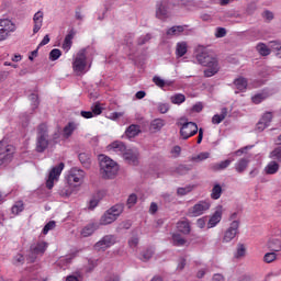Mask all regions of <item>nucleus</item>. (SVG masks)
<instances>
[{"label":"nucleus","mask_w":281,"mask_h":281,"mask_svg":"<svg viewBox=\"0 0 281 281\" xmlns=\"http://www.w3.org/2000/svg\"><path fill=\"white\" fill-rule=\"evenodd\" d=\"M49 146V134L47 131V125L42 123L37 126V137H36V153H45Z\"/></svg>","instance_id":"obj_4"},{"label":"nucleus","mask_w":281,"mask_h":281,"mask_svg":"<svg viewBox=\"0 0 281 281\" xmlns=\"http://www.w3.org/2000/svg\"><path fill=\"white\" fill-rule=\"evenodd\" d=\"M108 117L109 120H120V117H124V112H112Z\"/></svg>","instance_id":"obj_59"},{"label":"nucleus","mask_w":281,"mask_h":281,"mask_svg":"<svg viewBox=\"0 0 281 281\" xmlns=\"http://www.w3.org/2000/svg\"><path fill=\"white\" fill-rule=\"evenodd\" d=\"M100 173L103 179H115L120 166L106 155H99Z\"/></svg>","instance_id":"obj_3"},{"label":"nucleus","mask_w":281,"mask_h":281,"mask_svg":"<svg viewBox=\"0 0 281 281\" xmlns=\"http://www.w3.org/2000/svg\"><path fill=\"white\" fill-rule=\"evenodd\" d=\"M99 227L100 224L98 223L88 224L81 229V236H83V238H88V236H91L95 229H99Z\"/></svg>","instance_id":"obj_23"},{"label":"nucleus","mask_w":281,"mask_h":281,"mask_svg":"<svg viewBox=\"0 0 281 281\" xmlns=\"http://www.w3.org/2000/svg\"><path fill=\"white\" fill-rule=\"evenodd\" d=\"M92 115H100L102 113V106H100V103H97L92 106Z\"/></svg>","instance_id":"obj_62"},{"label":"nucleus","mask_w":281,"mask_h":281,"mask_svg":"<svg viewBox=\"0 0 281 281\" xmlns=\"http://www.w3.org/2000/svg\"><path fill=\"white\" fill-rule=\"evenodd\" d=\"M246 254H247V248L243 244H238L237 250H236L234 257L237 259L245 258Z\"/></svg>","instance_id":"obj_41"},{"label":"nucleus","mask_w":281,"mask_h":281,"mask_svg":"<svg viewBox=\"0 0 281 281\" xmlns=\"http://www.w3.org/2000/svg\"><path fill=\"white\" fill-rule=\"evenodd\" d=\"M276 258H278V255H276V251H273V252L266 254L263 257V260H265V262L270 263V262H273L276 260Z\"/></svg>","instance_id":"obj_51"},{"label":"nucleus","mask_w":281,"mask_h":281,"mask_svg":"<svg viewBox=\"0 0 281 281\" xmlns=\"http://www.w3.org/2000/svg\"><path fill=\"white\" fill-rule=\"evenodd\" d=\"M23 210H24L23 201H19V202H15V204L12 206L11 212L12 214H21Z\"/></svg>","instance_id":"obj_44"},{"label":"nucleus","mask_w":281,"mask_h":281,"mask_svg":"<svg viewBox=\"0 0 281 281\" xmlns=\"http://www.w3.org/2000/svg\"><path fill=\"white\" fill-rule=\"evenodd\" d=\"M222 194H223V187L221 186V183L215 182L211 190V199L213 201H218V199L222 196Z\"/></svg>","instance_id":"obj_25"},{"label":"nucleus","mask_w":281,"mask_h":281,"mask_svg":"<svg viewBox=\"0 0 281 281\" xmlns=\"http://www.w3.org/2000/svg\"><path fill=\"white\" fill-rule=\"evenodd\" d=\"M270 49H272V52H274L276 54H279L281 49V43L278 41L270 42Z\"/></svg>","instance_id":"obj_52"},{"label":"nucleus","mask_w":281,"mask_h":281,"mask_svg":"<svg viewBox=\"0 0 281 281\" xmlns=\"http://www.w3.org/2000/svg\"><path fill=\"white\" fill-rule=\"evenodd\" d=\"M153 82L156 85V87H159L160 89H164L165 87H172L175 85V81L164 80L159 76H155L153 78Z\"/></svg>","instance_id":"obj_27"},{"label":"nucleus","mask_w":281,"mask_h":281,"mask_svg":"<svg viewBox=\"0 0 281 281\" xmlns=\"http://www.w3.org/2000/svg\"><path fill=\"white\" fill-rule=\"evenodd\" d=\"M155 254V251L153 249H147L143 252V258L142 260H144L145 262L150 260L153 258V255Z\"/></svg>","instance_id":"obj_54"},{"label":"nucleus","mask_w":281,"mask_h":281,"mask_svg":"<svg viewBox=\"0 0 281 281\" xmlns=\"http://www.w3.org/2000/svg\"><path fill=\"white\" fill-rule=\"evenodd\" d=\"M16 32V23L14 21L3 18L0 19V43L8 41Z\"/></svg>","instance_id":"obj_7"},{"label":"nucleus","mask_w":281,"mask_h":281,"mask_svg":"<svg viewBox=\"0 0 281 281\" xmlns=\"http://www.w3.org/2000/svg\"><path fill=\"white\" fill-rule=\"evenodd\" d=\"M115 245V236L114 235H105L101 240H99L94 245V249L97 251H106L109 247H113Z\"/></svg>","instance_id":"obj_16"},{"label":"nucleus","mask_w":281,"mask_h":281,"mask_svg":"<svg viewBox=\"0 0 281 281\" xmlns=\"http://www.w3.org/2000/svg\"><path fill=\"white\" fill-rule=\"evenodd\" d=\"M177 227L181 234H190V222L188 220L178 222Z\"/></svg>","instance_id":"obj_31"},{"label":"nucleus","mask_w":281,"mask_h":281,"mask_svg":"<svg viewBox=\"0 0 281 281\" xmlns=\"http://www.w3.org/2000/svg\"><path fill=\"white\" fill-rule=\"evenodd\" d=\"M14 159V146L0 142V167L8 166Z\"/></svg>","instance_id":"obj_10"},{"label":"nucleus","mask_w":281,"mask_h":281,"mask_svg":"<svg viewBox=\"0 0 281 281\" xmlns=\"http://www.w3.org/2000/svg\"><path fill=\"white\" fill-rule=\"evenodd\" d=\"M55 227H56V222H54V221L48 222V223L44 226V228H43V234H44V235L49 234V232H52V229H54Z\"/></svg>","instance_id":"obj_50"},{"label":"nucleus","mask_w":281,"mask_h":281,"mask_svg":"<svg viewBox=\"0 0 281 281\" xmlns=\"http://www.w3.org/2000/svg\"><path fill=\"white\" fill-rule=\"evenodd\" d=\"M138 245H139V238H137V237H132L128 240V246L131 247V249H137Z\"/></svg>","instance_id":"obj_57"},{"label":"nucleus","mask_w":281,"mask_h":281,"mask_svg":"<svg viewBox=\"0 0 281 281\" xmlns=\"http://www.w3.org/2000/svg\"><path fill=\"white\" fill-rule=\"evenodd\" d=\"M215 36L216 38H224V36H227V30H225V27H217Z\"/></svg>","instance_id":"obj_55"},{"label":"nucleus","mask_w":281,"mask_h":281,"mask_svg":"<svg viewBox=\"0 0 281 281\" xmlns=\"http://www.w3.org/2000/svg\"><path fill=\"white\" fill-rule=\"evenodd\" d=\"M279 171L280 164L276 160H271L270 162H268V165L263 169L265 175H278Z\"/></svg>","instance_id":"obj_22"},{"label":"nucleus","mask_w":281,"mask_h":281,"mask_svg":"<svg viewBox=\"0 0 281 281\" xmlns=\"http://www.w3.org/2000/svg\"><path fill=\"white\" fill-rule=\"evenodd\" d=\"M48 244L44 240L34 241L30 247L29 261L34 262L38 256L47 251Z\"/></svg>","instance_id":"obj_11"},{"label":"nucleus","mask_w":281,"mask_h":281,"mask_svg":"<svg viewBox=\"0 0 281 281\" xmlns=\"http://www.w3.org/2000/svg\"><path fill=\"white\" fill-rule=\"evenodd\" d=\"M272 121H273V112H265L256 125V131L258 133H262V131L271 126Z\"/></svg>","instance_id":"obj_15"},{"label":"nucleus","mask_w":281,"mask_h":281,"mask_svg":"<svg viewBox=\"0 0 281 281\" xmlns=\"http://www.w3.org/2000/svg\"><path fill=\"white\" fill-rule=\"evenodd\" d=\"M150 38H151L150 34L140 36L138 38V45H146V43H148V41H150Z\"/></svg>","instance_id":"obj_60"},{"label":"nucleus","mask_w":281,"mask_h":281,"mask_svg":"<svg viewBox=\"0 0 281 281\" xmlns=\"http://www.w3.org/2000/svg\"><path fill=\"white\" fill-rule=\"evenodd\" d=\"M108 150H112L113 153H117L119 155H124L126 151V145L123 142L115 140L108 146Z\"/></svg>","instance_id":"obj_20"},{"label":"nucleus","mask_w":281,"mask_h":281,"mask_svg":"<svg viewBox=\"0 0 281 281\" xmlns=\"http://www.w3.org/2000/svg\"><path fill=\"white\" fill-rule=\"evenodd\" d=\"M172 245H175V247H183V245H186V239L183 237H181V235H179V234H173L172 235Z\"/></svg>","instance_id":"obj_40"},{"label":"nucleus","mask_w":281,"mask_h":281,"mask_svg":"<svg viewBox=\"0 0 281 281\" xmlns=\"http://www.w3.org/2000/svg\"><path fill=\"white\" fill-rule=\"evenodd\" d=\"M142 133V127L136 124L130 125L125 131V136L127 139H133Z\"/></svg>","instance_id":"obj_21"},{"label":"nucleus","mask_w":281,"mask_h":281,"mask_svg":"<svg viewBox=\"0 0 281 281\" xmlns=\"http://www.w3.org/2000/svg\"><path fill=\"white\" fill-rule=\"evenodd\" d=\"M176 54L179 56V58L186 56V54H188V44L186 42L178 43Z\"/></svg>","instance_id":"obj_35"},{"label":"nucleus","mask_w":281,"mask_h":281,"mask_svg":"<svg viewBox=\"0 0 281 281\" xmlns=\"http://www.w3.org/2000/svg\"><path fill=\"white\" fill-rule=\"evenodd\" d=\"M122 212H124V204L120 203L113 205L101 216L99 225H111V223H115Z\"/></svg>","instance_id":"obj_5"},{"label":"nucleus","mask_w":281,"mask_h":281,"mask_svg":"<svg viewBox=\"0 0 281 281\" xmlns=\"http://www.w3.org/2000/svg\"><path fill=\"white\" fill-rule=\"evenodd\" d=\"M256 10H257L256 4L250 3V4L247 7L246 12H247V14H254V13L256 12Z\"/></svg>","instance_id":"obj_64"},{"label":"nucleus","mask_w":281,"mask_h":281,"mask_svg":"<svg viewBox=\"0 0 281 281\" xmlns=\"http://www.w3.org/2000/svg\"><path fill=\"white\" fill-rule=\"evenodd\" d=\"M269 158L270 159H274L278 164H281V147L274 148L270 153Z\"/></svg>","instance_id":"obj_42"},{"label":"nucleus","mask_w":281,"mask_h":281,"mask_svg":"<svg viewBox=\"0 0 281 281\" xmlns=\"http://www.w3.org/2000/svg\"><path fill=\"white\" fill-rule=\"evenodd\" d=\"M205 159H210V153L207 151L200 153L198 156L192 158V161H205Z\"/></svg>","instance_id":"obj_48"},{"label":"nucleus","mask_w":281,"mask_h":281,"mask_svg":"<svg viewBox=\"0 0 281 281\" xmlns=\"http://www.w3.org/2000/svg\"><path fill=\"white\" fill-rule=\"evenodd\" d=\"M268 249H270V251H280L281 250V241L278 238H271L268 241Z\"/></svg>","instance_id":"obj_33"},{"label":"nucleus","mask_w":281,"mask_h":281,"mask_svg":"<svg viewBox=\"0 0 281 281\" xmlns=\"http://www.w3.org/2000/svg\"><path fill=\"white\" fill-rule=\"evenodd\" d=\"M74 36H75V33L74 31H70L65 40H64V43H63V49H65V52H69L71 49V45L74 44Z\"/></svg>","instance_id":"obj_28"},{"label":"nucleus","mask_w":281,"mask_h":281,"mask_svg":"<svg viewBox=\"0 0 281 281\" xmlns=\"http://www.w3.org/2000/svg\"><path fill=\"white\" fill-rule=\"evenodd\" d=\"M234 161V159H226L221 162L214 164L211 166V169L214 170L215 172L218 170H225V168H228V166Z\"/></svg>","instance_id":"obj_30"},{"label":"nucleus","mask_w":281,"mask_h":281,"mask_svg":"<svg viewBox=\"0 0 281 281\" xmlns=\"http://www.w3.org/2000/svg\"><path fill=\"white\" fill-rule=\"evenodd\" d=\"M72 69L77 76L87 74V49H81L77 53L72 61Z\"/></svg>","instance_id":"obj_8"},{"label":"nucleus","mask_w":281,"mask_h":281,"mask_svg":"<svg viewBox=\"0 0 281 281\" xmlns=\"http://www.w3.org/2000/svg\"><path fill=\"white\" fill-rule=\"evenodd\" d=\"M192 10L194 8V1L192 0H160L156 3V18L160 21L170 19V15L176 10Z\"/></svg>","instance_id":"obj_1"},{"label":"nucleus","mask_w":281,"mask_h":281,"mask_svg":"<svg viewBox=\"0 0 281 281\" xmlns=\"http://www.w3.org/2000/svg\"><path fill=\"white\" fill-rule=\"evenodd\" d=\"M87 177V172L85 170L79 168H71L68 171V175L66 177V181L68 186H82L85 183V178Z\"/></svg>","instance_id":"obj_9"},{"label":"nucleus","mask_w":281,"mask_h":281,"mask_svg":"<svg viewBox=\"0 0 281 281\" xmlns=\"http://www.w3.org/2000/svg\"><path fill=\"white\" fill-rule=\"evenodd\" d=\"M223 218V206H217L213 216L210 217L207 222V228L216 227Z\"/></svg>","instance_id":"obj_17"},{"label":"nucleus","mask_w":281,"mask_h":281,"mask_svg":"<svg viewBox=\"0 0 281 281\" xmlns=\"http://www.w3.org/2000/svg\"><path fill=\"white\" fill-rule=\"evenodd\" d=\"M186 27H188V25L172 26L169 30H167L166 34L167 36H181V34L186 32Z\"/></svg>","instance_id":"obj_24"},{"label":"nucleus","mask_w":281,"mask_h":281,"mask_svg":"<svg viewBox=\"0 0 281 281\" xmlns=\"http://www.w3.org/2000/svg\"><path fill=\"white\" fill-rule=\"evenodd\" d=\"M256 49H257L258 54H260V56H269V54H271V48L266 46L265 43H259L256 46Z\"/></svg>","instance_id":"obj_37"},{"label":"nucleus","mask_w":281,"mask_h":281,"mask_svg":"<svg viewBox=\"0 0 281 281\" xmlns=\"http://www.w3.org/2000/svg\"><path fill=\"white\" fill-rule=\"evenodd\" d=\"M254 104H260V102H265V100H267V95L265 93H258V94H255L252 98H251Z\"/></svg>","instance_id":"obj_46"},{"label":"nucleus","mask_w":281,"mask_h":281,"mask_svg":"<svg viewBox=\"0 0 281 281\" xmlns=\"http://www.w3.org/2000/svg\"><path fill=\"white\" fill-rule=\"evenodd\" d=\"M261 16L266 19V21H273V12L269 10L263 11Z\"/></svg>","instance_id":"obj_61"},{"label":"nucleus","mask_w":281,"mask_h":281,"mask_svg":"<svg viewBox=\"0 0 281 281\" xmlns=\"http://www.w3.org/2000/svg\"><path fill=\"white\" fill-rule=\"evenodd\" d=\"M238 227H240V222L238 220H234L231 223V226L225 231L222 241L232 243L238 235Z\"/></svg>","instance_id":"obj_13"},{"label":"nucleus","mask_w":281,"mask_h":281,"mask_svg":"<svg viewBox=\"0 0 281 281\" xmlns=\"http://www.w3.org/2000/svg\"><path fill=\"white\" fill-rule=\"evenodd\" d=\"M189 171H190V168H188V166H186V165H180L177 168L178 175H186V172H189Z\"/></svg>","instance_id":"obj_63"},{"label":"nucleus","mask_w":281,"mask_h":281,"mask_svg":"<svg viewBox=\"0 0 281 281\" xmlns=\"http://www.w3.org/2000/svg\"><path fill=\"white\" fill-rule=\"evenodd\" d=\"M95 267H98V259H89L88 265L85 266L86 273H91Z\"/></svg>","instance_id":"obj_43"},{"label":"nucleus","mask_w":281,"mask_h":281,"mask_svg":"<svg viewBox=\"0 0 281 281\" xmlns=\"http://www.w3.org/2000/svg\"><path fill=\"white\" fill-rule=\"evenodd\" d=\"M79 161L85 168H89L91 166V158L89 157V154H79Z\"/></svg>","instance_id":"obj_39"},{"label":"nucleus","mask_w":281,"mask_h":281,"mask_svg":"<svg viewBox=\"0 0 281 281\" xmlns=\"http://www.w3.org/2000/svg\"><path fill=\"white\" fill-rule=\"evenodd\" d=\"M195 58L200 65L206 67L204 70L205 78H212V76H216L218 71H221V66L218 65V59L210 56L207 52H200L195 55Z\"/></svg>","instance_id":"obj_2"},{"label":"nucleus","mask_w":281,"mask_h":281,"mask_svg":"<svg viewBox=\"0 0 281 281\" xmlns=\"http://www.w3.org/2000/svg\"><path fill=\"white\" fill-rule=\"evenodd\" d=\"M227 117V108H223L221 110V114H215L212 117V124H221V122H223V120H225Z\"/></svg>","instance_id":"obj_34"},{"label":"nucleus","mask_w":281,"mask_h":281,"mask_svg":"<svg viewBox=\"0 0 281 281\" xmlns=\"http://www.w3.org/2000/svg\"><path fill=\"white\" fill-rule=\"evenodd\" d=\"M249 167V159L247 158H240L236 164H235V170L239 175H243L245 170Z\"/></svg>","instance_id":"obj_26"},{"label":"nucleus","mask_w":281,"mask_h":281,"mask_svg":"<svg viewBox=\"0 0 281 281\" xmlns=\"http://www.w3.org/2000/svg\"><path fill=\"white\" fill-rule=\"evenodd\" d=\"M137 203V195L135 193H132L127 199V205L128 207H133Z\"/></svg>","instance_id":"obj_58"},{"label":"nucleus","mask_w":281,"mask_h":281,"mask_svg":"<svg viewBox=\"0 0 281 281\" xmlns=\"http://www.w3.org/2000/svg\"><path fill=\"white\" fill-rule=\"evenodd\" d=\"M170 102L171 104H178V105L183 104V102H186V94L176 93L170 97Z\"/></svg>","instance_id":"obj_36"},{"label":"nucleus","mask_w":281,"mask_h":281,"mask_svg":"<svg viewBox=\"0 0 281 281\" xmlns=\"http://www.w3.org/2000/svg\"><path fill=\"white\" fill-rule=\"evenodd\" d=\"M196 133H199V126L194 122H187L182 124L180 128L182 139H190V137H193Z\"/></svg>","instance_id":"obj_14"},{"label":"nucleus","mask_w":281,"mask_h":281,"mask_svg":"<svg viewBox=\"0 0 281 281\" xmlns=\"http://www.w3.org/2000/svg\"><path fill=\"white\" fill-rule=\"evenodd\" d=\"M158 111L159 113H168V111H170V104L168 103H158Z\"/></svg>","instance_id":"obj_53"},{"label":"nucleus","mask_w":281,"mask_h":281,"mask_svg":"<svg viewBox=\"0 0 281 281\" xmlns=\"http://www.w3.org/2000/svg\"><path fill=\"white\" fill-rule=\"evenodd\" d=\"M45 16V13L43 11H37L34 15H33V34H38V32H41V27H43V19Z\"/></svg>","instance_id":"obj_19"},{"label":"nucleus","mask_w":281,"mask_h":281,"mask_svg":"<svg viewBox=\"0 0 281 281\" xmlns=\"http://www.w3.org/2000/svg\"><path fill=\"white\" fill-rule=\"evenodd\" d=\"M23 262H25V257H23V255L18 254L14 256L13 258V265H23Z\"/></svg>","instance_id":"obj_56"},{"label":"nucleus","mask_w":281,"mask_h":281,"mask_svg":"<svg viewBox=\"0 0 281 281\" xmlns=\"http://www.w3.org/2000/svg\"><path fill=\"white\" fill-rule=\"evenodd\" d=\"M60 56H63V52H60L58 48H55L49 53V60H58Z\"/></svg>","instance_id":"obj_47"},{"label":"nucleus","mask_w":281,"mask_h":281,"mask_svg":"<svg viewBox=\"0 0 281 281\" xmlns=\"http://www.w3.org/2000/svg\"><path fill=\"white\" fill-rule=\"evenodd\" d=\"M210 207H212V201H210L209 199L200 200L193 206L188 209L187 216H189L190 218L203 216V214L210 212Z\"/></svg>","instance_id":"obj_6"},{"label":"nucleus","mask_w":281,"mask_h":281,"mask_svg":"<svg viewBox=\"0 0 281 281\" xmlns=\"http://www.w3.org/2000/svg\"><path fill=\"white\" fill-rule=\"evenodd\" d=\"M194 190V187H183L177 189L178 196H186V194H190Z\"/></svg>","instance_id":"obj_45"},{"label":"nucleus","mask_w":281,"mask_h":281,"mask_svg":"<svg viewBox=\"0 0 281 281\" xmlns=\"http://www.w3.org/2000/svg\"><path fill=\"white\" fill-rule=\"evenodd\" d=\"M247 85H248V82L245 79V77H239L234 80V87H235V89H237V91H246Z\"/></svg>","instance_id":"obj_29"},{"label":"nucleus","mask_w":281,"mask_h":281,"mask_svg":"<svg viewBox=\"0 0 281 281\" xmlns=\"http://www.w3.org/2000/svg\"><path fill=\"white\" fill-rule=\"evenodd\" d=\"M65 169V164L60 162L59 165L53 167L47 176L46 179V188L48 190H52L54 188V183L60 179V175L63 173V170Z\"/></svg>","instance_id":"obj_12"},{"label":"nucleus","mask_w":281,"mask_h":281,"mask_svg":"<svg viewBox=\"0 0 281 281\" xmlns=\"http://www.w3.org/2000/svg\"><path fill=\"white\" fill-rule=\"evenodd\" d=\"M30 100H31L32 109H38V104H41V102L38 101V94L32 93L30 95Z\"/></svg>","instance_id":"obj_49"},{"label":"nucleus","mask_w":281,"mask_h":281,"mask_svg":"<svg viewBox=\"0 0 281 281\" xmlns=\"http://www.w3.org/2000/svg\"><path fill=\"white\" fill-rule=\"evenodd\" d=\"M125 161L132 164V166H137L139 159V151L136 149H125L123 154Z\"/></svg>","instance_id":"obj_18"},{"label":"nucleus","mask_w":281,"mask_h":281,"mask_svg":"<svg viewBox=\"0 0 281 281\" xmlns=\"http://www.w3.org/2000/svg\"><path fill=\"white\" fill-rule=\"evenodd\" d=\"M76 128H78V124H76L75 122L68 123L64 127V137H66V138L71 137V135H74V131H76Z\"/></svg>","instance_id":"obj_32"},{"label":"nucleus","mask_w":281,"mask_h":281,"mask_svg":"<svg viewBox=\"0 0 281 281\" xmlns=\"http://www.w3.org/2000/svg\"><path fill=\"white\" fill-rule=\"evenodd\" d=\"M153 131H161L166 126V121L164 119H155L150 124Z\"/></svg>","instance_id":"obj_38"}]
</instances>
